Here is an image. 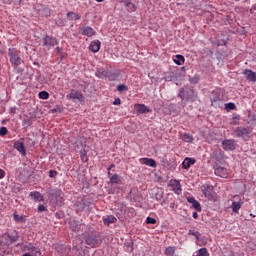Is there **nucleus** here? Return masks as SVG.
<instances>
[{"label": "nucleus", "mask_w": 256, "mask_h": 256, "mask_svg": "<svg viewBox=\"0 0 256 256\" xmlns=\"http://www.w3.org/2000/svg\"><path fill=\"white\" fill-rule=\"evenodd\" d=\"M8 57L14 69H17V67H19L20 65H23L24 63L23 58L21 57V51L18 50L17 48H9Z\"/></svg>", "instance_id": "1"}, {"label": "nucleus", "mask_w": 256, "mask_h": 256, "mask_svg": "<svg viewBox=\"0 0 256 256\" xmlns=\"http://www.w3.org/2000/svg\"><path fill=\"white\" fill-rule=\"evenodd\" d=\"M21 249L24 252L22 256H43L41 254V249L35 247V245L31 243L23 244Z\"/></svg>", "instance_id": "2"}, {"label": "nucleus", "mask_w": 256, "mask_h": 256, "mask_svg": "<svg viewBox=\"0 0 256 256\" xmlns=\"http://www.w3.org/2000/svg\"><path fill=\"white\" fill-rule=\"evenodd\" d=\"M2 239H4L5 245H13V243L19 241V233L16 230H13L12 232L5 233L2 236Z\"/></svg>", "instance_id": "3"}, {"label": "nucleus", "mask_w": 256, "mask_h": 256, "mask_svg": "<svg viewBox=\"0 0 256 256\" xmlns=\"http://www.w3.org/2000/svg\"><path fill=\"white\" fill-rule=\"evenodd\" d=\"M66 98L69 100H76V101H80V103H82V101H85V97L83 96V93H81V91H77V90H71V92L69 94L66 95Z\"/></svg>", "instance_id": "4"}, {"label": "nucleus", "mask_w": 256, "mask_h": 256, "mask_svg": "<svg viewBox=\"0 0 256 256\" xmlns=\"http://www.w3.org/2000/svg\"><path fill=\"white\" fill-rule=\"evenodd\" d=\"M222 147L224 151H235L237 142L233 139H225L222 141Z\"/></svg>", "instance_id": "5"}, {"label": "nucleus", "mask_w": 256, "mask_h": 256, "mask_svg": "<svg viewBox=\"0 0 256 256\" xmlns=\"http://www.w3.org/2000/svg\"><path fill=\"white\" fill-rule=\"evenodd\" d=\"M234 135L235 137H242V139H245V137H249V135H251V130L245 127H237L234 130Z\"/></svg>", "instance_id": "6"}, {"label": "nucleus", "mask_w": 256, "mask_h": 256, "mask_svg": "<svg viewBox=\"0 0 256 256\" xmlns=\"http://www.w3.org/2000/svg\"><path fill=\"white\" fill-rule=\"evenodd\" d=\"M168 187H171L172 191H174L176 195H181V193L183 192V189H181V182H179L178 180H170Z\"/></svg>", "instance_id": "7"}, {"label": "nucleus", "mask_w": 256, "mask_h": 256, "mask_svg": "<svg viewBox=\"0 0 256 256\" xmlns=\"http://www.w3.org/2000/svg\"><path fill=\"white\" fill-rule=\"evenodd\" d=\"M54 45H57V38L52 36H45L43 39V47H47V49H51Z\"/></svg>", "instance_id": "8"}, {"label": "nucleus", "mask_w": 256, "mask_h": 256, "mask_svg": "<svg viewBox=\"0 0 256 256\" xmlns=\"http://www.w3.org/2000/svg\"><path fill=\"white\" fill-rule=\"evenodd\" d=\"M214 173L218 177H222V179H227L229 177V171L227 170V168H223L221 166L217 167L214 170Z\"/></svg>", "instance_id": "9"}, {"label": "nucleus", "mask_w": 256, "mask_h": 256, "mask_svg": "<svg viewBox=\"0 0 256 256\" xmlns=\"http://www.w3.org/2000/svg\"><path fill=\"white\" fill-rule=\"evenodd\" d=\"M139 161L142 165H147V167H157V162L153 158H140Z\"/></svg>", "instance_id": "10"}, {"label": "nucleus", "mask_w": 256, "mask_h": 256, "mask_svg": "<svg viewBox=\"0 0 256 256\" xmlns=\"http://www.w3.org/2000/svg\"><path fill=\"white\" fill-rule=\"evenodd\" d=\"M243 75H245L248 81H252V83H256V73L253 72L252 70L245 69L243 71Z\"/></svg>", "instance_id": "11"}, {"label": "nucleus", "mask_w": 256, "mask_h": 256, "mask_svg": "<svg viewBox=\"0 0 256 256\" xmlns=\"http://www.w3.org/2000/svg\"><path fill=\"white\" fill-rule=\"evenodd\" d=\"M99 49H101V41H92L89 46V51L92 53H98Z\"/></svg>", "instance_id": "12"}, {"label": "nucleus", "mask_w": 256, "mask_h": 256, "mask_svg": "<svg viewBox=\"0 0 256 256\" xmlns=\"http://www.w3.org/2000/svg\"><path fill=\"white\" fill-rule=\"evenodd\" d=\"M188 203H191L192 207L198 212H201V203L195 200V197H187Z\"/></svg>", "instance_id": "13"}, {"label": "nucleus", "mask_w": 256, "mask_h": 256, "mask_svg": "<svg viewBox=\"0 0 256 256\" xmlns=\"http://www.w3.org/2000/svg\"><path fill=\"white\" fill-rule=\"evenodd\" d=\"M135 110L138 113H151V109H149L145 104H136L135 105Z\"/></svg>", "instance_id": "14"}, {"label": "nucleus", "mask_w": 256, "mask_h": 256, "mask_svg": "<svg viewBox=\"0 0 256 256\" xmlns=\"http://www.w3.org/2000/svg\"><path fill=\"white\" fill-rule=\"evenodd\" d=\"M82 35H85L86 37H93V35H95V30L90 26L83 27Z\"/></svg>", "instance_id": "15"}, {"label": "nucleus", "mask_w": 256, "mask_h": 256, "mask_svg": "<svg viewBox=\"0 0 256 256\" xmlns=\"http://www.w3.org/2000/svg\"><path fill=\"white\" fill-rule=\"evenodd\" d=\"M29 196L32 199H34V201H39V202L45 201V198L38 191L30 192Z\"/></svg>", "instance_id": "16"}, {"label": "nucleus", "mask_w": 256, "mask_h": 256, "mask_svg": "<svg viewBox=\"0 0 256 256\" xmlns=\"http://www.w3.org/2000/svg\"><path fill=\"white\" fill-rule=\"evenodd\" d=\"M15 149H17V151H19V153H22V155H25L27 153V150L25 149V144H23V142H16L14 144Z\"/></svg>", "instance_id": "17"}, {"label": "nucleus", "mask_w": 256, "mask_h": 256, "mask_svg": "<svg viewBox=\"0 0 256 256\" xmlns=\"http://www.w3.org/2000/svg\"><path fill=\"white\" fill-rule=\"evenodd\" d=\"M242 206H243L242 201H238V202L233 201L230 207L233 213H239V209H241Z\"/></svg>", "instance_id": "18"}, {"label": "nucleus", "mask_w": 256, "mask_h": 256, "mask_svg": "<svg viewBox=\"0 0 256 256\" xmlns=\"http://www.w3.org/2000/svg\"><path fill=\"white\" fill-rule=\"evenodd\" d=\"M191 165H195V159L193 158H185V160L182 162L183 169H189Z\"/></svg>", "instance_id": "19"}, {"label": "nucleus", "mask_w": 256, "mask_h": 256, "mask_svg": "<svg viewBox=\"0 0 256 256\" xmlns=\"http://www.w3.org/2000/svg\"><path fill=\"white\" fill-rule=\"evenodd\" d=\"M104 225H111V223H117V218L113 215H109L106 218H103Z\"/></svg>", "instance_id": "20"}, {"label": "nucleus", "mask_w": 256, "mask_h": 256, "mask_svg": "<svg viewBox=\"0 0 256 256\" xmlns=\"http://www.w3.org/2000/svg\"><path fill=\"white\" fill-rule=\"evenodd\" d=\"M67 17L69 21H79L81 19V15L75 13V12H68Z\"/></svg>", "instance_id": "21"}, {"label": "nucleus", "mask_w": 256, "mask_h": 256, "mask_svg": "<svg viewBox=\"0 0 256 256\" xmlns=\"http://www.w3.org/2000/svg\"><path fill=\"white\" fill-rule=\"evenodd\" d=\"M211 103L212 105H215L218 101H221V96L219 95V92L213 91L211 96Z\"/></svg>", "instance_id": "22"}, {"label": "nucleus", "mask_w": 256, "mask_h": 256, "mask_svg": "<svg viewBox=\"0 0 256 256\" xmlns=\"http://www.w3.org/2000/svg\"><path fill=\"white\" fill-rule=\"evenodd\" d=\"M86 244L90 247H97V239H95L93 236H89L86 238Z\"/></svg>", "instance_id": "23"}, {"label": "nucleus", "mask_w": 256, "mask_h": 256, "mask_svg": "<svg viewBox=\"0 0 256 256\" xmlns=\"http://www.w3.org/2000/svg\"><path fill=\"white\" fill-rule=\"evenodd\" d=\"M80 159L83 163H87L89 161V157L87 156V150L82 149L80 151Z\"/></svg>", "instance_id": "24"}, {"label": "nucleus", "mask_w": 256, "mask_h": 256, "mask_svg": "<svg viewBox=\"0 0 256 256\" xmlns=\"http://www.w3.org/2000/svg\"><path fill=\"white\" fill-rule=\"evenodd\" d=\"M174 63L176 65H183V63H185V57L183 55H176L175 59H174Z\"/></svg>", "instance_id": "25"}, {"label": "nucleus", "mask_w": 256, "mask_h": 256, "mask_svg": "<svg viewBox=\"0 0 256 256\" xmlns=\"http://www.w3.org/2000/svg\"><path fill=\"white\" fill-rule=\"evenodd\" d=\"M164 255H167V256H175V247L173 246H169L165 249L164 251Z\"/></svg>", "instance_id": "26"}, {"label": "nucleus", "mask_w": 256, "mask_h": 256, "mask_svg": "<svg viewBox=\"0 0 256 256\" xmlns=\"http://www.w3.org/2000/svg\"><path fill=\"white\" fill-rule=\"evenodd\" d=\"M124 5H125V7H127V10L130 13H133V11H135V4L131 3V1H125Z\"/></svg>", "instance_id": "27"}, {"label": "nucleus", "mask_w": 256, "mask_h": 256, "mask_svg": "<svg viewBox=\"0 0 256 256\" xmlns=\"http://www.w3.org/2000/svg\"><path fill=\"white\" fill-rule=\"evenodd\" d=\"M183 141H185L186 143H193V136L189 133H184Z\"/></svg>", "instance_id": "28"}, {"label": "nucleus", "mask_w": 256, "mask_h": 256, "mask_svg": "<svg viewBox=\"0 0 256 256\" xmlns=\"http://www.w3.org/2000/svg\"><path fill=\"white\" fill-rule=\"evenodd\" d=\"M196 256H209V250L207 248H200Z\"/></svg>", "instance_id": "29"}, {"label": "nucleus", "mask_w": 256, "mask_h": 256, "mask_svg": "<svg viewBox=\"0 0 256 256\" xmlns=\"http://www.w3.org/2000/svg\"><path fill=\"white\" fill-rule=\"evenodd\" d=\"M188 235H193L197 241H200L201 233L195 230H189Z\"/></svg>", "instance_id": "30"}, {"label": "nucleus", "mask_w": 256, "mask_h": 256, "mask_svg": "<svg viewBox=\"0 0 256 256\" xmlns=\"http://www.w3.org/2000/svg\"><path fill=\"white\" fill-rule=\"evenodd\" d=\"M241 119V116L234 114L232 117L231 125H239V120Z\"/></svg>", "instance_id": "31"}, {"label": "nucleus", "mask_w": 256, "mask_h": 256, "mask_svg": "<svg viewBox=\"0 0 256 256\" xmlns=\"http://www.w3.org/2000/svg\"><path fill=\"white\" fill-rule=\"evenodd\" d=\"M110 183H112L113 185H117V183H119V175H112V177H110Z\"/></svg>", "instance_id": "32"}, {"label": "nucleus", "mask_w": 256, "mask_h": 256, "mask_svg": "<svg viewBox=\"0 0 256 256\" xmlns=\"http://www.w3.org/2000/svg\"><path fill=\"white\" fill-rule=\"evenodd\" d=\"M117 91L123 93V91H129V88L125 84H120L117 86Z\"/></svg>", "instance_id": "33"}, {"label": "nucleus", "mask_w": 256, "mask_h": 256, "mask_svg": "<svg viewBox=\"0 0 256 256\" xmlns=\"http://www.w3.org/2000/svg\"><path fill=\"white\" fill-rule=\"evenodd\" d=\"M39 98L40 99H49V93L47 91H41V92H39Z\"/></svg>", "instance_id": "34"}, {"label": "nucleus", "mask_w": 256, "mask_h": 256, "mask_svg": "<svg viewBox=\"0 0 256 256\" xmlns=\"http://www.w3.org/2000/svg\"><path fill=\"white\" fill-rule=\"evenodd\" d=\"M146 223L148 225H155V223H157V220L155 218H153V217H147L146 218Z\"/></svg>", "instance_id": "35"}, {"label": "nucleus", "mask_w": 256, "mask_h": 256, "mask_svg": "<svg viewBox=\"0 0 256 256\" xmlns=\"http://www.w3.org/2000/svg\"><path fill=\"white\" fill-rule=\"evenodd\" d=\"M9 133V130H7V127H1L0 128V137H5Z\"/></svg>", "instance_id": "36"}, {"label": "nucleus", "mask_w": 256, "mask_h": 256, "mask_svg": "<svg viewBox=\"0 0 256 256\" xmlns=\"http://www.w3.org/2000/svg\"><path fill=\"white\" fill-rule=\"evenodd\" d=\"M236 108L235 103L230 102L226 104V109H228L229 111H233Z\"/></svg>", "instance_id": "37"}, {"label": "nucleus", "mask_w": 256, "mask_h": 256, "mask_svg": "<svg viewBox=\"0 0 256 256\" xmlns=\"http://www.w3.org/2000/svg\"><path fill=\"white\" fill-rule=\"evenodd\" d=\"M14 220L19 221L20 223H23L25 218H23V216H19L18 214H14Z\"/></svg>", "instance_id": "38"}, {"label": "nucleus", "mask_w": 256, "mask_h": 256, "mask_svg": "<svg viewBox=\"0 0 256 256\" xmlns=\"http://www.w3.org/2000/svg\"><path fill=\"white\" fill-rule=\"evenodd\" d=\"M43 211H47V208L45 207V205L40 204L38 206V213H43Z\"/></svg>", "instance_id": "39"}, {"label": "nucleus", "mask_w": 256, "mask_h": 256, "mask_svg": "<svg viewBox=\"0 0 256 256\" xmlns=\"http://www.w3.org/2000/svg\"><path fill=\"white\" fill-rule=\"evenodd\" d=\"M113 105H121V99L120 98H116L113 102Z\"/></svg>", "instance_id": "40"}, {"label": "nucleus", "mask_w": 256, "mask_h": 256, "mask_svg": "<svg viewBox=\"0 0 256 256\" xmlns=\"http://www.w3.org/2000/svg\"><path fill=\"white\" fill-rule=\"evenodd\" d=\"M5 178V170L0 169V179H4Z\"/></svg>", "instance_id": "41"}, {"label": "nucleus", "mask_w": 256, "mask_h": 256, "mask_svg": "<svg viewBox=\"0 0 256 256\" xmlns=\"http://www.w3.org/2000/svg\"><path fill=\"white\" fill-rule=\"evenodd\" d=\"M14 0H2V2L5 4V5H11V3H13Z\"/></svg>", "instance_id": "42"}, {"label": "nucleus", "mask_w": 256, "mask_h": 256, "mask_svg": "<svg viewBox=\"0 0 256 256\" xmlns=\"http://www.w3.org/2000/svg\"><path fill=\"white\" fill-rule=\"evenodd\" d=\"M112 167H115V165H111L109 168H108V177L111 179V177H113V176H111V168Z\"/></svg>", "instance_id": "43"}, {"label": "nucleus", "mask_w": 256, "mask_h": 256, "mask_svg": "<svg viewBox=\"0 0 256 256\" xmlns=\"http://www.w3.org/2000/svg\"><path fill=\"white\" fill-rule=\"evenodd\" d=\"M54 175H57V171L50 170L49 177H53Z\"/></svg>", "instance_id": "44"}, {"label": "nucleus", "mask_w": 256, "mask_h": 256, "mask_svg": "<svg viewBox=\"0 0 256 256\" xmlns=\"http://www.w3.org/2000/svg\"><path fill=\"white\" fill-rule=\"evenodd\" d=\"M70 229L72 231H77V226H73V222L70 223Z\"/></svg>", "instance_id": "45"}, {"label": "nucleus", "mask_w": 256, "mask_h": 256, "mask_svg": "<svg viewBox=\"0 0 256 256\" xmlns=\"http://www.w3.org/2000/svg\"><path fill=\"white\" fill-rule=\"evenodd\" d=\"M192 217H193L194 219H197V217H199V214H197V212H193Z\"/></svg>", "instance_id": "46"}, {"label": "nucleus", "mask_w": 256, "mask_h": 256, "mask_svg": "<svg viewBox=\"0 0 256 256\" xmlns=\"http://www.w3.org/2000/svg\"><path fill=\"white\" fill-rule=\"evenodd\" d=\"M204 195L205 197H207V195H209V192L207 190H204Z\"/></svg>", "instance_id": "47"}, {"label": "nucleus", "mask_w": 256, "mask_h": 256, "mask_svg": "<svg viewBox=\"0 0 256 256\" xmlns=\"http://www.w3.org/2000/svg\"><path fill=\"white\" fill-rule=\"evenodd\" d=\"M96 1V3H103V1H105V0H95Z\"/></svg>", "instance_id": "48"}, {"label": "nucleus", "mask_w": 256, "mask_h": 256, "mask_svg": "<svg viewBox=\"0 0 256 256\" xmlns=\"http://www.w3.org/2000/svg\"><path fill=\"white\" fill-rule=\"evenodd\" d=\"M56 49H57V51H61V48H59V47H57Z\"/></svg>", "instance_id": "49"}, {"label": "nucleus", "mask_w": 256, "mask_h": 256, "mask_svg": "<svg viewBox=\"0 0 256 256\" xmlns=\"http://www.w3.org/2000/svg\"><path fill=\"white\" fill-rule=\"evenodd\" d=\"M0 45H1V41H0Z\"/></svg>", "instance_id": "50"}]
</instances>
